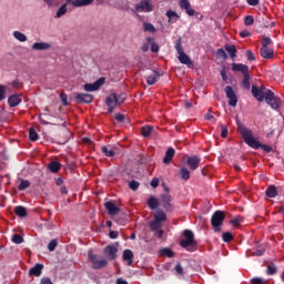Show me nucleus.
<instances>
[{"label":"nucleus","instance_id":"nucleus-1","mask_svg":"<svg viewBox=\"0 0 284 284\" xmlns=\"http://www.w3.org/2000/svg\"><path fill=\"white\" fill-rule=\"evenodd\" d=\"M236 125H237V130L242 136V139L244 140V143H246V145H248V148H253V150H264V152H272V146L263 144L261 142H258L255 138L254 134L252 133V130L247 129L245 125H243V123H241V120H236Z\"/></svg>","mask_w":284,"mask_h":284},{"label":"nucleus","instance_id":"nucleus-2","mask_svg":"<svg viewBox=\"0 0 284 284\" xmlns=\"http://www.w3.org/2000/svg\"><path fill=\"white\" fill-rule=\"evenodd\" d=\"M225 221V213L223 211H215L211 216V225L214 232H221V225Z\"/></svg>","mask_w":284,"mask_h":284},{"label":"nucleus","instance_id":"nucleus-3","mask_svg":"<svg viewBox=\"0 0 284 284\" xmlns=\"http://www.w3.org/2000/svg\"><path fill=\"white\" fill-rule=\"evenodd\" d=\"M170 193H163L160 195V206L163 207L164 212L171 213L174 212V203Z\"/></svg>","mask_w":284,"mask_h":284},{"label":"nucleus","instance_id":"nucleus-4","mask_svg":"<svg viewBox=\"0 0 284 284\" xmlns=\"http://www.w3.org/2000/svg\"><path fill=\"white\" fill-rule=\"evenodd\" d=\"M89 261L92 263L93 270H103V267H108V260L101 258V256L89 253Z\"/></svg>","mask_w":284,"mask_h":284},{"label":"nucleus","instance_id":"nucleus-5","mask_svg":"<svg viewBox=\"0 0 284 284\" xmlns=\"http://www.w3.org/2000/svg\"><path fill=\"white\" fill-rule=\"evenodd\" d=\"M105 103L108 105V112L110 114H112V112H114V109L116 108V105H121V103H123V100L121 99V97H116V93H111L106 99H105Z\"/></svg>","mask_w":284,"mask_h":284},{"label":"nucleus","instance_id":"nucleus-6","mask_svg":"<svg viewBox=\"0 0 284 284\" xmlns=\"http://www.w3.org/2000/svg\"><path fill=\"white\" fill-rule=\"evenodd\" d=\"M265 102L272 110H278L281 108V98L276 97L272 90L266 91Z\"/></svg>","mask_w":284,"mask_h":284},{"label":"nucleus","instance_id":"nucleus-7","mask_svg":"<svg viewBox=\"0 0 284 284\" xmlns=\"http://www.w3.org/2000/svg\"><path fill=\"white\" fill-rule=\"evenodd\" d=\"M267 90L265 87H256V85H252V95L254 97V99H256V101L263 102L265 101V98L267 97Z\"/></svg>","mask_w":284,"mask_h":284},{"label":"nucleus","instance_id":"nucleus-8","mask_svg":"<svg viewBox=\"0 0 284 284\" xmlns=\"http://www.w3.org/2000/svg\"><path fill=\"white\" fill-rule=\"evenodd\" d=\"M225 94L229 98V105H231V108H236L239 98L231 85L225 87Z\"/></svg>","mask_w":284,"mask_h":284},{"label":"nucleus","instance_id":"nucleus-9","mask_svg":"<svg viewBox=\"0 0 284 284\" xmlns=\"http://www.w3.org/2000/svg\"><path fill=\"white\" fill-rule=\"evenodd\" d=\"M136 12H152L153 7L150 3V0H141L135 4Z\"/></svg>","mask_w":284,"mask_h":284},{"label":"nucleus","instance_id":"nucleus-10","mask_svg":"<svg viewBox=\"0 0 284 284\" xmlns=\"http://www.w3.org/2000/svg\"><path fill=\"white\" fill-rule=\"evenodd\" d=\"M103 83H105V78H100L94 83L84 84V90L85 92H95V90H99Z\"/></svg>","mask_w":284,"mask_h":284},{"label":"nucleus","instance_id":"nucleus-11","mask_svg":"<svg viewBox=\"0 0 284 284\" xmlns=\"http://www.w3.org/2000/svg\"><path fill=\"white\" fill-rule=\"evenodd\" d=\"M186 165H189L192 171L199 170V165H201V158H199V155L187 156Z\"/></svg>","mask_w":284,"mask_h":284},{"label":"nucleus","instance_id":"nucleus-12","mask_svg":"<svg viewBox=\"0 0 284 284\" xmlns=\"http://www.w3.org/2000/svg\"><path fill=\"white\" fill-rule=\"evenodd\" d=\"M119 248L114 245H108L103 248L104 256H108L109 261H114L116 258V253Z\"/></svg>","mask_w":284,"mask_h":284},{"label":"nucleus","instance_id":"nucleus-13","mask_svg":"<svg viewBox=\"0 0 284 284\" xmlns=\"http://www.w3.org/2000/svg\"><path fill=\"white\" fill-rule=\"evenodd\" d=\"M94 97L90 93H75V103H92Z\"/></svg>","mask_w":284,"mask_h":284},{"label":"nucleus","instance_id":"nucleus-14","mask_svg":"<svg viewBox=\"0 0 284 284\" xmlns=\"http://www.w3.org/2000/svg\"><path fill=\"white\" fill-rule=\"evenodd\" d=\"M180 8L185 10L189 17H194V14H196V11H194V9H192V4H190V0H180Z\"/></svg>","mask_w":284,"mask_h":284},{"label":"nucleus","instance_id":"nucleus-15","mask_svg":"<svg viewBox=\"0 0 284 284\" xmlns=\"http://www.w3.org/2000/svg\"><path fill=\"white\" fill-rule=\"evenodd\" d=\"M22 102L23 98H21V94H12L8 98L9 108H17L21 105Z\"/></svg>","mask_w":284,"mask_h":284},{"label":"nucleus","instance_id":"nucleus-16","mask_svg":"<svg viewBox=\"0 0 284 284\" xmlns=\"http://www.w3.org/2000/svg\"><path fill=\"white\" fill-rule=\"evenodd\" d=\"M104 207L111 216H115V214H119V212H121V209L116 206V204H114V202L112 201L105 202Z\"/></svg>","mask_w":284,"mask_h":284},{"label":"nucleus","instance_id":"nucleus-17","mask_svg":"<svg viewBox=\"0 0 284 284\" xmlns=\"http://www.w3.org/2000/svg\"><path fill=\"white\" fill-rule=\"evenodd\" d=\"M232 71L233 72H242L243 77L245 74L250 73V67H247V64H243V63H232Z\"/></svg>","mask_w":284,"mask_h":284},{"label":"nucleus","instance_id":"nucleus-18","mask_svg":"<svg viewBox=\"0 0 284 284\" xmlns=\"http://www.w3.org/2000/svg\"><path fill=\"white\" fill-rule=\"evenodd\" d=\"M122 261L126 262V265L131 266L134 263V253L132 250L126 248L122 253Z\"/></svg>","mask_w":284,"mask_h":284},{"label":"nucleus","instance_id":"nucleus-19","mask_svg":"<svg viewBox=\"0 0 284 284\" xmlns=\"http://www.w3.org/2000/svg\"><path fill=\"white\" fill-rule=\"evenodd\" d=\"M180 245L184 250H187V252H194V247H196V241L181 240Z\"/></svg>","mask_w":284,"mask_h":284},{"label":"nucleus","instance_id":"nucleus-20","mask_svg":"<svg viewBox=\"0 0 284 284\" xmlns=\"http://www.w3.org/2000/svg\"><path fill=\"white\" fill-rule=\"evenodd\" d=\"M43 264L41 263H37L33 267H31L29 270V276H41L42 272H43Z\"/></svg>","mask_w":284,"mask_h":284},{"label":"nucleus","instance_id":"nucleus-21","mask_svg":"<svg viewBox=\"0 0 284 284\" xmlns=\"http://www.w3.org/2000/svg\"><path fill=\"white\" fill-rule=\"evenodd\" d=\"M174 154H176V151H174V148H169L165 152V155L163 158L164 165H170L172 163V159H174Z\"/></svg>","mask_w":284,"mask_h":284},{"label":"nucleus","instance_id":"nucleus-22","mask_svg":"<svg viewBox=\"0 0 284 284\" xmlns=\"http://www.w3.org/2000/svg\"><path fill=\"white\" fill-rule=\"evenodd\" d=\"M260 57H262V59H274V49H260Z\"/></svg>","mask_w":284,"mask_h":284},{"label":"nucleus","instance_id":"nucleus-23","mask_svg":"<svg viewBox=\"0 0 284 284\" xmlns=\"http://www.w3.org/2000/svg\"><path fill=\"white\" fill-rule=\"evenodd\" d=\"M32 50H38V51H41V50H50V48H52V45L48 42H36L32 44Z\"/></svg>","mask_w":284,"mask_h":284},{"label":"nucleus","instance_id":"nucleus-24","mask_svg":"<svg viewBox=\"0 0 284 284\" xmlns=\"http://www.w3.org/2000/svg\"><path fill=\"white\" fill-rule=\"evenodd\" d=\"M180 63H182L183 65H192V59H190V55L184 52L179 53L178 57Z\"/></svg>","mask_w":284,"mask_h":284},{"label":"nucleus","instance_id":"nucleus-25","mask_svg":"<svg viewBox=\"0 0 284 284\" xmlns=\"http://www.w3.org/2000/svg\"><path fill=\"white\" fill-rule=\"evenodd\" d=\"M94 3V0H74L72 2L73 8H83L85 6H92Z\"/></svg>","mask_w":284,"mask_h":284},{"label":"nucleus","instance_id":"nucleus-26","mask_svg":"<svg viewBox=\"0 0 284 284\" xmlns=\"http://www.w3.org/2000/svg\"><path fill=\"white\" fill-rule=\"evenodd\" d=\"M161 75L159 74V72L153 71L148 78H146V83L148 85H154V83H156L159 81V78Z\"/></svg>","mask_w":284,"mask_h":284},{"label":"nucleus","instance_id":"nucleus-27","mask_svg":"<svg viewBox=\"0 0 284 284\" xmlns=\"http://www.w3.org/2000/svg\"><path fill=\"white\" fill-rule=\"evenodd\" d=\"M265 194L268 199H276V196H278V191L276 190V186L270 185L267 186Z\"/></svg>","mask_w":284,"mask_h":284},{"label":"nucleus","instance_id":"nucleus-28","mask_svg":"<svg viewBox=\"0 0 284 284\" xmlns=\"http://www.w3.org/2000/svg\"><path fill=\"white\" fill-rule=\"evenodd\" d=\"M14 214L20 219H26V216H28V210L24 206H16Z\"/></svg>","mask_w":284,"mask_h":284},{"label":"nucleus","instance_id":"nucleus-29","mask_svg":"<svg viewBox=\"0 0 284 284\" xmlns=\"http://www.w3.org/2000/svg\"><path fill=\"white\" fill-rule=\"evenodd\" d=\"M148 206L150 207V210H156V207H159L160 205V200L156 199L155 196H151L148 200Z\"/></svg>","mask_w":284,"mask_h":284},{"label":"nucleus","instance_id":"nucleus-30","mask_svg":"<svg viewBox=\"0 0 284 284\" xmlns=\"http://www.w3.org/2000/svg\"><path fill=\"white\" fill-rule=\"evenodd\" d=\"M154 221H158V223H163L168 221V215L164 211L158 210V213L154 215Z\"/></svg>","mask_w":284,"mask_h":284},{"label":"nucleus","instance_id":"nucleus-31","mask_svg":"<svg viewBox=\"0 0 284 284\" xmlns=\"http://www.w3.org/2000/svg\"><path fill=\"white\" fill-rule=\"evenodd\" d=\"M166 17L169 19V23H176V21H179V13H176V11H166Z\"/></svg>","mask_w":284,"mask_h":284},{"label":"nucleus","instance_id":"nucleus-32","mask_svg":"<svg viewBox=\"0 0 284 284\" xmlns=\"http://www.w3.org/2000/svg\"><path fill=\"white\" fill-rule=\"evenodd\" d=\"M160 256H168V258H174V251L171 248L164 247L159 251Z\"/></svg>","mask_w":284,"mask_h":284},{"label":"nucleus","instance_id":"nucleus-33","mask_svg":"<svg viewBox=\"0 0 284 284\" xmlns=\"http://www.w3.org/2000/svg\"><path fill=\"white\" fill-rule=\"evenodd\" d=\"M49 170L50 172H52L53 174H57V172H59V170H61V163L57 162V161H52L49 163Z\"/></svg>","mask_w":284,"mask_h":284},{"label":"nucleus","instance_id":"nucleus-34","mask_svg":"<svg viewBox=\"0 0 284 284\" xmlns=\"http://www.w3.org/2000/svg\"><path fill=\"white\" fill-rule=\"evenodd\" d=\"M179 174L182 181H190V170L187 168L180 169Z\"/></svg>","mask_w":284,"mask_h":284},{"label":"nucleus","instance_id":"nucleus-35","mask_svg":"<svg viewBox=\"0 0 284 284\" xmlns=\"http://www.w3.org/2000/svg\"><path fill=\"white\" fill-rule=\"evenodd\" d=\"M224 49L226 50V52H229L231 59H236V45H234V44H232V45L226 44L224 47Z\"/></svg>","mask_w":284,"mask_h":284},{"label":"nucleus","instance_id":"nucleus-36","mask_svg":"<svg viewBox=\"0 0 284 284\" xmlns=\"http://www.w3.org/2000/svg\"><path fill=\"white\" fill-rule=\"evenodd\" d=\"M13 37L14 39H17V41H20L21 43H26V41H28V37L21 31H14Z\"/></svg>","mask_w":284,"mask_h":284},{"label":"nucleus","instance_id":"nucleus-37","mask_svg":"<svg viewBox=\"0 0 284 284\" xmlns=\"http://www.w3.org/2000/svg\"><path fill=\"white\" fill-rule=\"evenodd\" d=\"M278 272V267L274 263L267 264L266 274L268 276H274Z\"/></svg>","mask_w":284,"mask_h":284},{"label":"nucleus","instance_id":"nucleus-38","mask_svg":"<svg viewBox=\"0 0 284 284\" xmlns=\"http://www.w3.org/2000/svg\"><path fill=\"white\" fill-rule=\"evenodd\" d=\"M68 12V3H64V4H62L59 9H58V11H57V13H55V18L57 19H61V17H63V14H65Z\"/></svg>","mask_w":284,"mask_h":284},{"label":"nucleus","instance_id":"nucleus-39","mask_svg":"<svg viewBox=\"0 0 284 284\" xmlns=\"http://www.w3.org/2000/svg\"><path fill=\"white\" fill-rule=\"evenodd\" d=\"M152 130H154V128H152V125L142 126V129H141L142 136L148 139V136H150V134H152Z\"/></svg>","mask_w":284,"mask_h":284},{"label":"nucleus","instance_id":"nucleus-40","mask_svg":"<svg viewBox=\"0 0 284 284\" xmlns=\"http://www.w3.org/2000/svg\"><path fill=\"white\" fill-rule=\"evenodd\" d=\"M149 227L151 232H158V230H161L162 225H161V222L153 220L149 223Z\"/></svg>","mask_w":284,"mask_h":284},{"label":"nucleus","instance_id":"nucleus-41","mask_svg":"<svg viewBox=\"0 0 284 284\" xmlns=\"http://www.w3.org/2000/svg\"><path fill=\"white\" fill-rule=\"evenodd\" d=\"M28 187H30V181L24 179L20 180V184L18 185L19 192H23L24 190H28Z\"/></svg>","mask_w":284,"mask_h":284},{"label":"nucleus","instance_id":"nucleus-42","mask_svg":"<svg viewBox=\"0 0 284 284\" xmlns=\"http://www.w3.org/2000/svg\"><path fill=\"white\" fill-rule=\"evenodd\" d=\"M143 30H144V32H151L152 34H154V32H156V28L154 27V24H152L150 22L143 23Z\"/></svg>","mask_w":284,"mask_h":284},{"label":"nucleus","instance_id":"nucleus-43","mask_svg":"<svg viewBox=\"0 0 284 284\" xmlns=\"http://www.w3.org/2000/svg\"><path fill=\"white\" fill-rule=\"evenodd\" d=\"M174 48H175L178 54L185 52V51H183V42H182L181 37H179L178 40L175 41Z\"/></svg>","mask_w":284,"mask_h":284},{"label":"nucleus","instance_id":"nucleus-44","mask_svg":"<svg viewBox=\"0 0 284 284\" xmlns=\"http://www.w3.org/2000/svg\"><path fill=\"white\" fill-rule=\"evenodd\" d=\"M222 241H224V243H232V241H234V235L230 232H225L222 234Z\"/></svg>","mask_w":284,"mask_h":284},{"label":"nucleus","instance_id":"nucleus-45","mask_svg":"<svg viewBox=\"0 0 284 284\" xmlns=\"http://www.w3.org/2000/svg\"><path fill=\"white\" fill-rule=\"evenodd\" d=\"M242 87L244 90H250L251 84H250V73L244 74V79L242 81Z\"/></svg>","mask_w":284,"mask_h":284},{"label":"nucleus","instance_id":"nucleus-46","mask_svg":"<svg viewBox=\"0 0 284 284\" xmlns=\"http://www.w3.org/2000/svg\"><path fill=\"white\" fill-rule=\"evenodd\" d=\"M29 139L30 141H39V133H37L34 128L29 129Z\"/></svg>","mask_w":284,"mask_h":284},{"label":"nucleus","instance_id":"nucleus-47","mask_svg":"<svg viewBox=\"0 0 284 284\" xmlns=\"http://www.w3.org/2000/svg\"><path fill=\"white\" fill-rule=\"evenodd\" d=\"M183 236L186 239V241H196L194 240V233L191 230H184Z\"/></svg>","mask_w":284,"mask_h":284},{"label":"nucleus","instance_id":"nucleus-48","mask_svg":"<svg viewBox=\"0 0 284 284\" xmlns=\"http://www.w3.org/2000/svg\"><path fill=\"white\" fill-rule=\"evenodd\" d=\"M101 152L102 154H104V156H109V158H112L115 154L114 150H110L108 149V146H102Z\"/></svg>","mask_w":284,"mask_h":284},{"label":"nucleus","instance_id":"nucleus-49","mask_svg":"<svg viewBox=\"0 0 284 284\" xmlns=\"http://www.w3.org/2000/svg\"><path fill=\"white\" fill-rule=\"evenodd\" d=\"M270 45H272V39L270 37H264L262 39V48L261 49L270 48Z\"/></svg>","mask_w":284,"mask_h":284},{"label":"nucleus","instance_id":"nucleus-50","mask_svg":"<svg viewBox=\"0 0 284 284\" xmlns=\"http://www.w3.org/2000/svg\"><path fill=\"white\" fill-rule=\"evenodd\" d=\"M12 242L16 243V245H21V243H23V236H21L20 234L16 233L12 236Z\"/></svg>","mask_w":284,"mask_h":284},{"label":"nucleus","instance_id":"nucleus-51","mask_svg":"<svg viewBox=\"0 0 284 284\" xmlns=\"http://www.w3.org/2000/svg\"><path fill=\"white\" fill-rule=\"evenodd\" d=\"M141 183H139L136 180H133L129 182L130 190H133V192H136L140 187Z\"/></svg>","mask_w":284,"mask_h":284},{"label":"nucleus","instance_id":"nucleus-52","mask_svg":"<svg viewBox=\"0 0 284 284\" xmlns=\"http://www.w3.org/2000/svg\"><path fill=\"white\" fill-rule=\"evenodd\" d=\"M241 221H243V217L236 216L230 221V224L233 225V227H239V225H241Z\"/></svg>","mask_w":284,"mask_h":284},{"label":"nucleus","instance_id":"nucleus-53","mask_svg":"<svg viewBox=\"0 0 284 284\" xmlns=\"http://www.w3.org/2000/svg\"><path fill=\"white\" fill-rule=\"evenodd\" d=\"M244 26H254V17L252 16H246L244 18Z\"/></svg>","mask_w":284,"mask_h":284},{"label":"nucleus","instance_id":"nucleus-54","mask_svg":"<svg viewBox=\"0 0 284 284\" xmlns=\"http://www.w3.org/2000/svg\"><path fill=\"white\" fill-rule=\"evenodd\" d=\"M57 240H52L49 244H48V250L49 252H54V250H57Z\"/></svg>","mask_w":284,"mask_h":284},{"label":"nucleus","instance_id":"nucleus-55","mask_svg":"<svg viewBox=\"0 0 284 284\" xmlns=\"http://www.w3.org/2000/svg\"><path fill=\"white\" fill-rule=\"evenodd\" d=\"M221 136L222 139H227V134H229V131H227V126L225 124H221Z\"/></svg>","mask_w":284,"mask_h":284},{"label":"nucleus","instance_id":"nucleus-56","mask_svg":"<svg viewBox=\"0 0 284 284\" xmlns=\"http://www.w3.org/2000/svg\"><path fill=\"white\" fill-rule=\"evenodd\" d=\"M114 119L118 123H123V121H125V115L123 113H115Z\"/></svg>","mask_w":284,"mask_h":284},{"label":"nucleus","instance_id":"nucleus-57","mask_svg":"<svg viewBox=\"0 0 284 284\" xmlns=\"http://www.w3.org/2000/svg\"><path fill=\"white\" fill-rule=\"evenodd\" d=\"M246 59L247 61H256V57L254 55V52H252V50L246 51Z\"/></svg>","mask_w":284,"mask_h":284},{"label":"nucleus","instance_id":"nucleus-58","mask_svg":"<svg viewBox=\"0 0 284 284\" xmlns=\"http://www.w3.org/2000/svg\"><path fill=\"white\" fill-rule=\"evenodd\" d=\"M251 284H267V282L262 277H255L251 281Z\"/></svg>","mask_w":284,"mask_h":284},{"label":"nucleus","instance_id":"nucleus-59","mask_svg":"<svg viewBox=\"0 0 284 284\" xmlns=\"http://www.w3.org/2000/svg\"><path fill=\"white\" fill-rule=\"evenodd\" d=\"M265 254V248H257L252 253V256H263Z\"/></svg>","mask_w":284,"mask_h":284},{"label":"nucleus","instance_id":"nucleus-60","mask_svg":"<svg viewBox=\"0 0 284 284\" xmlns=\"http://www.w3.org/2000/svg\"><path fill=\"white\" fill-rule=\"evenodd\" d=\"M217 57H221V59H227V53L224 49H217Z\"/></svg>","mask_w":284,"mask_h":284},{"label":"nucleus","instance_id":"nucleus-61","mask_svg":"<svg viewBox=\"0 0 284 284\" xmlns=\"http://www.w3.org/2000/svg\"><path fill=\"white\" fill-rule=\"evenodd\" d=\"M12 88H14L16 90H19V88H23V83H21L19 80H14L11 83Z\"/></svg>","mask_w":284,"mask_h":284},{"label":"nucleus","instance_id":"nucleus-62","mask_svg":"<svg viewBox=\"0 0 284 284\" xmlns=\"http://www.w3.org/2000/svg\"><path fill=\"white\" fill-rule=\"evenodd\" d=\"M6 99V87L0 84V101Z\"/></svg>","mask_w":284,"mask_h":284},{"label":"nucleus","instance_id":"nucleus-63","mask_svg":"<svg viewBox=\"0 0 284 284\" xmlns=\"http://www.w3.org/2000/svg\"><path fill=\"white\" fill-rule=\"evenodd\" d=\"M174 271L176 272V274H179L180 276H183V266H181V264H176L174 267Z\"/></svg>","mask_w":284,"mask_h":284},{"label":"nucleus","instance_id":"nucleus-64","mask_svg":"<svg viewBox=\"0 0 284 284\" xmlns=\"http://www.w3.org/2000/svg\"><path fill=\"white\" fill-rule=\"evenodd\" d=\"M40 284H54V283H52V280H50V277H42L40 280Z\"/></svg>","mask_w":284,"mask_h":284}]
</instances>
